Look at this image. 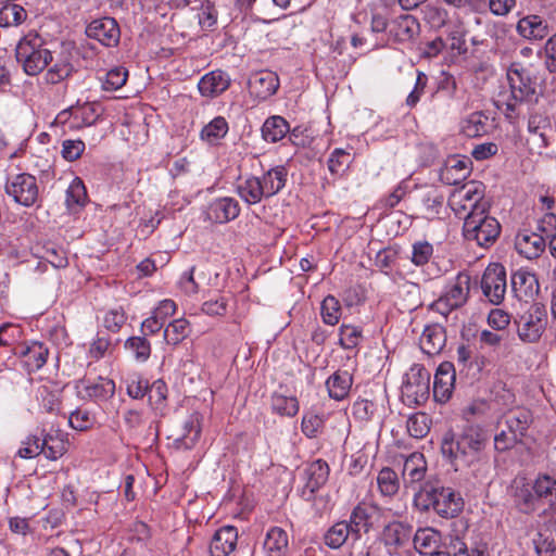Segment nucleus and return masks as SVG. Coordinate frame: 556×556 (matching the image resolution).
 <instances>
[{
	"label": "nucleus",
	"mask_w": 556,
	"mask_h": 556,
	"mask_svg": "<svg viewBox=\"0 0 556 556\" xmlns=\"http://www.w3.org/2000/svg\"><path fill=\"white\" fill-rule=\"evenodd\" d=\"M21 354L25 357L28 367L40 369L47 363L49 350L40 342H33L30 345L23 348Z\"/></svg>",
	"instance_id": "39"
},
{
	"label": "nucleus",
	"mask_w": 556,
	"mask_h": 556,
	"mask_svg": "<svg viewBox=\"0 0 556 556\" xmlns=\"http://www.w3.org/2000/svg\"><path fill=\"white\" fill-rule=\"evenodd\" d=\"M376 506L367 503H358L351 511L348 521L352 530V540L354 542L361 540L363 534H367L372 530V517Z\"/></svg>",
	"instance_id": "16"
},
{
	"label": "nucleus",
	"mask_w": 556,
	"mask_h": 556,
	"mask_svg": "<svg viewBox=\"0 0 556 556\" xmlns=\"http://www.w3.org/2000/svg\"><path fill=\"white\" fill-rule=\"evenodd\" d=\"M546 18L539 14H528L521 17L516 25L517 34L529 41H542L552 33Z\"/></svg>",
	"instance_id": "14"
},
{
	"label": "nucleus",
	"mask_w": 556,
	"mask_h": 556,
	"mask_svg": "<svg viewBox=\"0 0 556 556\" xmlns=\"http://www.w3.org/2000/svg\"><path fill=\"white\" fill-rule=\"evenodd\" d=\"M40 257L50 263L55 268H65L68 265L65 251L52 243H48L42 247V253Z\"/></svg>",
	"instance_id": "51"
},
{
	"label": "nucleus",
	"mask_w": 556,
	"mask_h": 556,
	"mask_svg": "<svg viewBox=\"0 0 556 556\" xmlns=\"http://www.w3.org/2000/svg\"><path fill=\"white\" fill-rule=\"evenodd\" d=\"M488 117L481 112H473L462 121L460 130L468 138L480 137L486 132Z\"/></svg>",
	"instance_id": "41"
},
{
	"label": "nucleus",
	"mask_w": 556,
	"mask_h": 556,
	"mask_svg": "<svg viewBox=\"0 0 556 556\" xmlns=\"http://www.w3.org/2000/svg\"><path fill=\"white\" fill-rule=\"evenodd\" d=\"M418 27L419 24L413 15H401L393 21L390 35L395 41L405 42L414 38Z\"/></svg>",
	"instance_id": "29"
},
{
	"label": "nucleus",
	"mask_w": 556,
	"mask_h": 556,
	"mask_svg": "<svg viewBox=\"0 0 556 556\" xmlns=\"http://www.w3.org/2000/svg\"><path fill=\"white\" fill-rule=\"evenodd\" d=\"M483 295L495 305L504 300L506 293V271L503 265L490 264L481 279Z\"/></svg>",
	"instance_id": "10"
},
{
	"label": "nucleus",
	"mask_w": 556,
	"mask_h": 556,
	"mask_svg": "<svg viewBox=\"0 0 556 556\" xmlns=\"http://www.w3.org/2000/svg\"><path fill=\"white\" fill-rule=\"evenodd\" d=\"M86 35L105 47H115L119 42L121 30L113 17H102L92 21L87 26Z\"/></svg>",
	"instance_id": "13"
},
{
	"label": "nucleus",
	"mask_w": 556,
	"mask_h": 556,
	"mask_svg": "<svg viewBox=\"0 0 556 556\" xmlns=\"http://www.w3.org/2000/svg\"><path fill=\"white\" fill-rule=\"evenodd\" d=\"M375 405L369 400H357L352 405V415L359 421H369L374 417Z\"/></svg>",
	"instance_id": "59"
},
{
	"label": "nucleus",
	"mask_w": 556,
	"mask_h": 556,
	"mask_svg": "<svg viewBox=\"0 0 556 556\" xmlns=\"http://www.w3.org/2000/svg\"><path fill=\"white\" fill-rule=\"evenodd\" d=\"M455 383V367L450 362H443L437 369L433 380V396L437 402H447L453 393Z\"/></svg>",
	"instance_id": "19"
},
{
	"label": "nucleus",
	"mask_w": 556,
	"mask_h": 556,
	"mask_svg": "<svg viewBox=\"0 0 556 556\" xmlns=\"http://www.w3.org/2000/svg\"><path fill=\"white\" fill-rule=\"evenodd\" d=\"M427 471V463L421 453L410 454L403 466V480L405 486L413 485L424 480Z\"/></svg>",
	"instance_id": "25"
},
{
	"label": "nucleus",
	"mask_w": 556,
	"mask_h": 556,
	"mask_svg": "<svg viewBox=\"0 0 556 556\" xmlns=\"http://www.w3.org/2000/svg\"><path fill=\"white\" fill-rule=\"evenodd\" d=\"M507 80L510 88L517 91L519 97H531L534 94V86L526 70L518 64H513L507 72Z\"/></svg>",
	"instance_id": "26"
},
{
	"label": "nucleus",
	"mask_w": 556,
	"mask_h": 556,
	"mask_svg": "<svg viewBox=\"0 0 556 556\" xmlns=\"http://www.w3.org/2000/svg\"><path fill=\"white\" fill-rule=\"evenodd\" d=\"M352 162V156L343 149H336L328 159V169L334 176H342Z\"/></svg>",
	"instance_id": "46"
},
{
	"label": "nucleus",
	"mask_w": 556,
	"mask_h": 556,
	"mask_svg": "<svg viewBox=\"0 0 556 556\" xmlns=\"http://www.w3.org/2000/svg\"><path fill=\"white\" fill-rule=\"evenodd\" d=\"M433 255V245L428 241H416L412 247L410 261L416 266L426 265Z\"/></svg>",
	"instance_id": "54"
},
{
	"label": "nucleus",
	"mask_w": 556,
	"mask_h": 556,
	"mask_svg": "<svg viewBox=\"0 0 556 556\" xmlns=\"http://www.w3.org/2000/svg\"><path fill=\"white\" fill-rule=\"evenodd\" d=\"M377 483L379 491L383 496L391 497L395 495L400 489L397 475L393 469L389 467H384L379 471Z\"/></svg>",
	"instance_id": "44"
},
{
	"label": "nucleus",
	"mask_w": 556,
	"mask_h": 556,
	"mask_svg": "<svg viewBox=\"0 0 556 556\" xmlns=\"http://www.w3.org/2000/svg\"><path fill=\"white\" fill-rule=\"evenodd\" d=\"M229 85V76L223 71L217 70L204 75L200 79L198 88L202 96L214 98L226 91Z\"/></svg>",
	"instance_id": "24"
},
{
	"label": "nucleus",
	"mask_w": 556,
	"mask_h": 556,
	"mask_svg": "<svg viewBox=\"0 0 556 556\" xmlns=\"http://www.w3.org/2000/svg\"><path fill=\"white\" fill-rule=\"evenodd\" d=\"M445 329L438 324L427 326L419 339L420 349L430 356L439 354L445 346Z\"/></svg>",
	"instance_id": "23"
},
{
	"label": "nucleus",
	"mask_w": 556,
	"mask_h": 556,
	"mask_svg": "<svg viewBox=\"0 0 556 556\" xmlns=\"http://www.w3.org/2000/svg\"><path fill=\"white\" fill-rule=\"evenodd\" d=\"M68 422L73 429L85 431L92 427L93 419L89 412L77 409L70 415Z\"/></svg>",
	"instance_id": "62"
},
{
	"label": "nucleus",
	"mask_w": 556,
	"mask_h": 556,
	"mask_svg": "<svg viewBox=\"0 0 556 556\" xmlns=\"http://www.w3.org/2000/svg\"><path fill=\"white\" fill-rule=\"evenodd\" d=\"M321 317L325 324L334 326L341 317L340 302L332 295H328L321 302Z\"/></svg>",
	"instance_id": "48"
},
{
	"label": "nucleus",
	"mask_w": 556,
	"mask_h": 556,
	"mask_svg": "<svg viewBox=\"0 0 556 556\" xmlns=\"http://www.w3.org/2000/svg\"><path fill=\"white\" fill-rule=\"evenodd\" d=\"M406 427L409 435L416 439H421L426 437L430 430L429 418L427 414L421 412L413 414L407 419Z\"/></svg>",
	"instance_id": "50"
},
{
	"label": "nucleus",
	"mask_w": 556,
	"mask_h": 556,
	"mask_svg": "<svg viewBox=\"0 0 556 556\" xmlns=\"http://www.w3.org/2000/svg\"><path fill=\"white\" fill-rule=\"evenodd\" d=\"M352 539V530L346 520L338 521L325 533L324 542L330 548L341 547L348 539Z\"/></svg>",
	"instance_id": "37"
},
{
	"label": "nucleus",
	"mask_w": 556,
	"mask_h": 556,
	"mask_svg": "<svg viewBox=\"0 0 556 556\" xmlns=\"http://www.w3.org/2000/svg\"><path fill=\"white\" fill-rule=\"evenodd\" d=\"M167 386L162 379L155 380L152 384H149L148 399L150 405L154 408L163 407L167 399Z\"/></svg>",
	"instance_id": "56"
},
{
	"label": "nucleus",
	"mask_w": 556,
	"mask_h": 556,
	"mask_svg": "<svg viewBox=\"0 0 556 556\" xmlns=\"http://www.w3.org/2000/svg\"><path fill=\"white\" fill-rule=\"evenodd\" d=\"M501 225L495 217L488 214V210L466 214L464 217L463 235L467 241H473L481 248H489L497 240Z\"/></svg>",
	"instance_id": "4"
},
{
	"label": "nucleus",
	"mask_w": 556,
	"mask_h": 556,
	"mask_svg": "<svg viewBox=\"0 0 556 556\" xmlns=\"http://www.w3.org/2000/svg\"><path fill=\"white\" fill-rule=\"evenodd\" d=\"M67 440H65L61 433H47L43 439L40 440V446L42 447L41 453L51 460H56L63 456L67 451Z\"/></svg>",
	"instance_id": "34"
},
{
	"label": "nucleus",
	"mask_w": 556,
	"mask_h": 556,
	"mask_svg": "<svg viewBox=\"0 0 556 556\" xmlns=\"http://www.w3.org/2000/svg\"><path fill=\"white\" fill-rule=\"evenodd\" d=\"M324 427V419L319 415L306 414L302 419V431L307 438H315Z\"/></svg>",
	"instance_id": "60"
},
{
	"label": "nucleus",
	"mask_w": 556,
	"mask_h": 556,
	"mask_svg": "<svg viewBox=\"0 0 556 556\" xmlns=\"http://www.w3.org/2000/svg\"><path fill=\"white\" fill-rule=\"evenodd\" d=\"M352 382V376L348 371H336L326 381L329 396L337 401L345 399L350 392Z\"/></svg>",
	"instance_id": "31"
},
{
	"label": "nucleus",
	"mask_w": 556,
	"mask_h": 556,
	"mask_svg": "<svg viewBox=\"0 0 556 556\" xmlns=\"http://www.w3.org/2000/svg\"><path fill=\"white\" fill-rule=\"evenodd\" d=\"M528 100L530 98L519 97L517 91L509 87L508 90H503L498 93L496 105L508 119L513 121L519 116L520 106Z\"/></svg>",
	"instance_id": "27"
},
{
	"label": "nucleus",
	"mask_w": 556,
	"mask_h": 556,
	"mask_svg": "<svg viewBox=\"0 0 556 556\" xmlns=\"http://www.w3.org/2000/svg\"><path fill=\"white\" fill-rule=\"evenodd\" d=\"M412 534L413 527L409 523L393 520L383 527L380 540L388 552L394 554L409 543Z\"/></svg>",
	"instance_id": "11"
},
{
	"label": "nucleus",
	"mask_w": 556,
	"mask_h": 556,
	"mask_svg": "<svg viewBox=\"0 0 556 556\" xmlns=\"http://www.w3.org/2000/svg\"><path fill=\"white\" fill-rule=\"evenodd\" d=\"M361 337V331L350 325H342L340 328V344L344 349H354Z\"/></svg>",
	"instance_id": "64"
},
{
	"label": "nucleus",
	"mask_w": 556,
	"mask_h": 556,
	"mask_svg": "<svg viewBox=\"0 0 556 556\" xmlns=\"http://www.w3.org/2000/svg\"><path fill=\"white\" fill-rule=\"evenodd\" d=\"M515 248L526 258H536L545 251V236L540 231L521 230L515 238Z\"/></svg>",
	"instance_id": "18"
},
{
	"label": "nucleus",
	"mask_w": 556,
	"mask_h": 556,
	"mask_svg": "<svg viewBox=\"0 0 556 556\" xmlns=\"http://www.w3.org/2000/svg\"><path fill=\"white\" fill-rule=\"evenodd\" d=\"M125 348L140 362L147 361L151 354L150 342L144 337L129 338L125 343Z\"/></svg>",
	"instance_id": "53"
},
{
	"label": "nucleus",
	"mask_w": 556,
	"mask_h": 556,
	"mask_svg": "<svg viewBox=\"0 0 556 556\" xmlns=\"http://www.w3.org/2000/svg\"><path fill=\"white\" fill-rule=\"evenodd\" d=\"M511 291L519 301L528 303L539 293V281L534 274L519 269L511 276Z\"/></svg>",
	"instance_id": "20"
},
{
	"label": "nucleus",
	"mask_w": 556,
	"mask_h": 556,
	"mask_svg": "<svg viewBox=\"0 0 556 556\" xmlns=\"http://www.w3.org/2000/svg\"><path fill=\"white\" fill-rule=\"evenodd\" d=\"M228 131V124L222 116L215 117L201 131L202 139L210 143L223 138Z\"/></svg>",
	"instance_id": "49"
},
{
	"label": "nucleus",
	"mask_w": 556,
	"mask_h": 556,
	"mask_svg": "<svg viewBox=\"0 0 556 556\" xmlns=\"http://www.w3.org/2000/svg\"><path fill=\"white\" fill-rule=\"evenodd\" d=\"M27 18L26 10L20 4L0 7V27L21 25Z\"/></svg>",
	"instance_id": "43"
},
{
	"label": "nucleus",
	"mask_w": 556,
	"mask_h": 556,
	"mask_svg": "<svg viewBox=\"0 0 556 556\" xmlns=\"http://www.w3.org/2000/svg\"><path fill=\"white\" fill-rule=\"evenodd\" d=\"M517 332L521 341L527 343L538 342L547 324V314L542 303H532L529 308L519 315Z\"/></svg>",
	"instance_id": "6"
},
{
	"label": "nucleus",
	"mask_w": 556,
	"mask_h": 556,
	"mask_svg": "<svg viewBox=\"0 0 556 556\" xmlns=\"http://www.w3.org/2000/svg\"><path fill=\"white\" fill-rule=\"evenodd\" d=\"M520 442L505 427L494 435V448L498 453H503L514 448Z\"/></svg>",
	"instance_id": "58"
},
{
	"label": "nucleus",
	"mask_w": 556,
	"mask_h": 556,
	"mask_svg": "<svg viewBox=\"0 0 556 556\" xmlns=\"http://www.w3.org/2000/svg\"><path fill=\"white\" fill-rule=\"evenodd\" d=\"M238 531L232 526H225L218 529L210 544L212 556H228L237 545Z\"/></svg>",
	"instance_id": "22"
},
{
	"label": "nucleus",
	"mask_w": 556,
	"mask_h": 556,
	"mask_svg": "<svg viewBox=\"0 0 556 556\" xmlns=\"http://www.w3.org/2000/svg\"><path fill=\"white\" fill-rule=\"evenodd\" d=\"M239 195L249 204L258 203L265 197L260 178L251 177L238 187Z\"/></svg>",
	"instance_id": "42"
},
{
	"label": "nucleus",
	"mask_w": 556,
	"mask_h": 556,
	"mask_svg": "<svg viewBox=\"0 0 556 556\" xmlns=\"http://www.w3.org/2000/svg\"><path fill=\"white\" fill-rule=\"evenodd\" d=\"M531 482L526 478H516L513 481L510 492L516 507L523 514H531L542 507L535 498Z\"/></svg>",
	"instance_id": "17"
},
{
	"label": "nucleus",
	"mask_w": 556,
	"mask_h": 556,
	"mask_svg": "<svg viewBox=\"0 0 556 556\" xmlns=\"http://www.w3.org/2000/svg\"><path fill=\"white\" fill-rule=\"evenodd\" d=\"M260 180L262 188H264L265 197H271L285 187L287 170L282 166L269 169Z\"/></svg>",
	"instance_id": "35"
},
{
	"label": "nucleus",
	"mask_w": 556,
	"mask_h": 556,
	"mask_svg": "<svg viewBox=\"0 0 556 556\" xmlns=\"http://www.w3.org/2000/svg\"><path fill=\"white\" fill-rule=\"evenodd\" d=\"M279 86L278 77L270 71H261L250 76L248 87L251 94L265 100L273 96Z\"/></svg>",
	"instance_id": "21"
},
{
	"label": "nucleus",
	"mask_w": 556,
	"mask_h": 556,
	"mask_svg": "<svg viewBox=\"0 0 556 556\" xmlns=\"http://www.w3.org/2000/svg\"><path fill=\"white\" fill-rule=\"evenodd\" d=\"M470 161L453 157L447 161L441 179L447 185H458L470 175Z\"/></svg>",
	"instance_id": "30"
},
{
	"label": "nucleus",
	"mask_w": 556,
	"mask_h": 556,
	"mask_svg": "<svg viewBox=\"0 0 556 556\" xmlns=\"http://www.w3.org/2000/svg\"><path fill=\"white\" fill-rule=\"evenodd\" d=\"M440 538V532L431 528L418 529L413 536L414 547L421 555H434Z\"/></svg>",
	"instance_id": "28"
},
{
	"label": "nucleus",
	"mask_w": 556,
	"mask_h": 556,
	"mask_svg": "<svg viewBox=\"0 0 556 556\" xmlns=\"http://www.w3.org/2000/svg\"><path fill=\"white\" fill-rule=\"evenodd\" d=\"M429 390L430 372L420 365H414L401 388L403 401L408 405H419L428 399Z\"/></svg>",
	"instance_id": "7"
},
{
	"label": "nucleus",
	"mask_w": 556,
	"mask_h": 556,
	"mask_svg": "<svg viewBox=\"0 0 556 556\" xmlns=\"http://www.w3.org/2000/svg\"><path fill=\"white\" fill-rule=\"evenodd\" d=\"M485 186L480 181H469L455 190L450 199V205L459 217L466 214L489 210V203L484 200Z\"/></svg>",
	"instance_id": "5"
},
{
	"label": "nucleus",
	"mask_w": 556,
	"mask_h": 556,
	"mask_svg": "<svg viewBox=\"0 0 556 556\" xmlns=\"http://www.w3.org/2000/svg\"><path fill=\"white\" fill-rule=\"evenodd\" d=\"M288 544V533L279 527H273L266 534L264 548L268 556H285Z\"/></svg>",
	"instance_id": "32"
},
{
	"label": "nucleus",
	"mask_w": 556,
	"mask_h": 556,
	"mask_svg": "<svg viewBox=\"0 0 556 556\" xmlns=\"http://www.w3.org/2000/svg\"><path fill=\"white\" fill-rule=\"evenodd\" d=\"M273 410L281 416L293 417L299 412V401L295 396L274 393L271 396Z\"/></svg>",
	"instance_id": "45"
},
{
	"label": "nucleus",
	"mask_w": 556,
	"mask_h": 556,
	"mask_svg": "<svg viewBox=\"0 0 556 556\" xmlns=\"http://www.w3.org/2000/svg\"><path fill=\"white\" fill-rule=\"evenodd\" d=\"M4 189L14 202L24 206H31L38 199L37 180L30 174L23 173L8 178Z\"/></svg>",
	"instance_id": "9"
},
{
	"label": "nucleus",
	"mask_w": 556,
	"mask_h": 556,
	"mask_svg": "<svg viewBox=\"0 0 556 556\" xmlns=\"http://www.w3.org/2000/svg\"><path fill=\"white\" fill-rule=\"evenodd\" d=\"M470 278L459 274L455 283L431 305V308L443 316H447L453 309L462 307L469 295Z\"/></svg>",
	"instance_id": "8"
},
{
	"label": "nucleus",
	"mask_w": 556,
	"mask_h": 556,
	"mask_svg": "<svg viewBox=\"0 0 556 556\" xmlns=\"http://www.w3.org/2000/svg\"><path fill=\"white\" fill-rule=\"evenodd\" d=\"M86 392L90 397L106 400L114 395L115 383L111 379L99 377L97 381L86 387Z\"/></svg>",
	"instance_id": "47"
},
{
	"label": "nucleus",
	"mask_w": 556,
	"mask_h": 556,
	"mask_svg": "<svg viewBox=\"0 0 556 556\" xmlns=\"http://www.w3.org/2000/svg\"><path fill=\"white\" fill-rule=\"evenodd\" d=\"M306 483L301 491V496L305 501H312L315 493L327 482L329 477V466L323 459L311 463L305 468Z\"/></svg>",
	"instance_id": "15"
},
{
	"label": "nucleus",
	"mask_w": 556,
	"mask_h": 556,
	"mask_svg": "<svg viewBox=\"0 0 556 556\" xmlns=\"http://www.w3.org/2000/svg\"><path fill=\"white\" fill-rule=\"evenodd\" d=\"M419 496L427 502L424 505L426 509L432 508L439 516L446 519L458 516L464 507L462 496L453 489L430 481L421 486Z\"/></svg>",
	"instance_id": "2"
},
{
	"label": "nucleus",
	"mask_w": 556,
	"mask_h": 556,
	"mask_svg": "<svg viewBox=\"0 0 556 556\" xmlns=\"http://www.w3.org/2000/svg\"><path fill=\"white\" fill-rule=\"evenodd\" d=\"M533 422V416L530 409L526 407H516L507 410L497 420L498 427L508 429L516 439L522 443L527 431Z\"/></svg>",
	"instance_id": "12"
},
{
	"label": "nucleus",
	"mask_w": 556,
	"mask_h": 556,
	"mask_svg": "<svg viewBox=\"0 0 556 556\" xmlns=\"http://www.w3.org/2000/svg\"><path fill=\"white\" fill-rule=\"evenodd\" d=\"M185 433L181 437V440L186 447L190 448L199 439L201 428H200V416L198 414H192L184 425Z\"/></svg>",
	"instance_id": "55"
},
{
	"label": "nucleus",
	"mask_w": 556,
	"mask_h": 556,
	"mask_svg": "<svg viewBox=\"0 0 556 556\" xmlns=\"http://www.w3.org/2000/svg\"><path fill=\"white\" fill-rule=\"evenodd\" d=\"M128 72L124 67H115L106 73L103 88L105 90H117L122 88L127 80Z\"/></svg>",
	"instance_id": "57"
},
{
	"label": "nucleus",
	"mask_w": 556,
	"mask_h": 556,
	"mask_svg": "<svg viewBox=\"0 0 556 556\" xmlns=\"http://www.w3.org/2000/svg\"><path fill=\"white\" fill-rule=\"evenodd\" d=\"M535 498L539 500L543 506L544 503L552 504L556 500V479L544 473L539 475L536 479L531 482Z\"/></svg>",
	"instance_id": "33"
},
{
	"label": "nucleus",
	"mask_w": 556,
	"mask_h": 556,
	"mask_svg": "<svg viewBox=\"0 0 556 556\" xmlns=\"http://www.w3.org/2000/svg\"><path fill=\"white\" fill-rule=\"evenodd\" d=\"M288 132L289 124L281 116L268 117L262 127L263 138L269 142H277L281 140Z\"/></svg>",
	"instance_id": "36"
},
{
	"label": "nucleus",
	"mask_w": 556,
	"mask_h": 556,
	"mask_svg": "<svg viewBox=\"0 0 556 556\" xmlns=\"http://www.w3.org/2000/svg\"><path fill=\"white\" fill-rule=\"evenodd\" d=\"M73 71V66L70 63H59L51 67L45 75L48 84H58L61 80L67 78Z\"/></svg>",
	"instance_id": "63"
},
{
	"label": "nucleus",
	"mask_w": 556,
	"mask_h": 556,
	"mask_svg": "<svg viewBox=\"0 0 556 556\" xmlns=\"http://www.w3.org/2000/svg\"><path fill=\"white\" fill-rule=\"evenodd\" d=\"M488 441V432L481 425L467 424L458 434L444 435L441 451L456 468L470 467L481 462Z\"/></svg>",
	"instance_id": "1"
},
{
	"label": "nucleus",
	"mask_w": 556,
	"mask_h": 556,
	"mask_svg": "<svg viewBox=\"0 0 556 556\" xmlns=\"http://www.w3.org/2000/svg\"><path fill=\"white\" fill-rule=\"evenodd\" d=\"M15 56L27 75L35 76L52 61V53L37 34H28L16 46Z\"/></svg>",
	"instance_id": "3"
},
{
	"label": "nucleus",
	"mask_w": 556,
	"mask_h": 556,
	"mask_svg": "<svg viewBox=\"0 0 556 556\" xmlns=\"http://www.w3.org/2000/svg\"><path fill=\"white\" fill-rule=\"evenodd\" d=\"M211 208L215 214V219L219 223H226L235 219L240 213L238 202L231 198H222L216 200L212 204Z\"/></svg>",
	"instance_id": "38"
},
{
	"label": "nucleus",
	"mask_w": 556,
	"mask_h": 556,
	"mask_svg": "<svg viewBox=\"0 0 556 556\" xmlns=\"http://www.w3.org/2000/svg\"><path fill=\"white\" fill-rule=\"evenodd\" d=\"M528 130L530 134L538 136L542 146L546 147L547 137L546 131L551 130V123L547 117L542 114H532L528 121Z\"/></svg>",
	"instance_id": "52"
},
{
	"label": "nucleus",
	"mask_w": 556,
	"mask_h": 556,
	"mask_svg": "<svg viewBox=\"0 0 556 556\" xmlns=\"http://www.w3.org/2000/svg\"><path fill=\"white\" fill-rule=\"evenodd\" d=\"M189 321L185 318H178L169 323L164 330V340L169 345H178L190 333Z\"/></svg>",
	"instance_id": "40"
},
{
	"label": "nucleus",
	"mask_w": 556,
	"mask_h": 556,
	"mask_svg": "<svg viewBox=\"0 0 556 556\" xmlns=\"http://www.w3.org/2000/svg\"><path fill=\"white\" fill-rule=\"evenodd\" d=\"M68 204L83 205L87 198L86 188L79 178H75L66 191Z\"/></svg>",
	"instance_id": "61"
}]
</instances>
